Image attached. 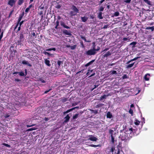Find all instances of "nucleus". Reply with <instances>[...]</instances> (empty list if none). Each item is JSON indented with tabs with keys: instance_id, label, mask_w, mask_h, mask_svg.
<instances>
[{
	"instance_id": "obj_1",
	"label": "nucleus",
	"mask_w": 154,
	"mask_h": 154,
	"mask_svg": "<svg viewBox=\"0 0 154 154\" xmlns=\"http://www.w3.org/2000/svg\"><path fill=\"white\" fill-rule=\"evenodd\" d=\"M96 53V52L95 51L93 48L92 49H90L86 51L84 53V54L87 56H91L92 55H94Z\"/></svg>"
},
{
	"instance_id": "obj_2",
	"label": "nucleus",
	"mask_w": 154,
	"mask_h": 154,
	"mask_svg": "<svg viewBox=\"0 0 154 154\" xmlns=\"http://www.w3.org/2000/svg\"><path fill=\"white\" fill-rule=\"evenodd\" d=\"M121 138V140L125 142L128 139V137L127 134L125 133H122V134L120 135V137Z\"/></svg>"
},
{
	"instance_id": "obj_3",
	"label": "nucleus",
	"mask_w": 154,
	"mask_h": 154,
	"mask_svg": "<svg viewBox=\"0 0 154 154\" xmlns=\"http://www.w3.org/2000/svg\"><path fill=\"white\" fill-rule=\"evenodd\" d=\"M62 32L65 35H67L70 36H71L72 35L71 32L70 31H68L66 29H63L62 30Z\"/></svg>"
},
{
	"instance_id": "obj_4",
	"label": "nucleus",
	"mask_w": 154,
	"mask_h": 154,
	"mask_svg": "<svg viewBox=\"0 0 154 154\" xmlns=\"http://www.w3.org/2000/svg\"><path fill=\"white\" fill-rule=\"evenodd\" d=\"M111 52L109 51H107L106 53L104 54V53L102 54L103 58L105 57L107 58L111 54Z\"/></svg>"
},
{
	"instance_id": "obj_5",
	"label": "nucleus",
	"mask_w": 154,
	"mask_h": 154,
	"mask_svg": "<svg viewBox=\"0 0 154 154\" xmlns=\"http://www.w3.org/2000/svg\"><path fill=\"white\" fill-rule=\"evenodd\" d=\"M16 1L14 0H9L8 2V4L12 7L15 4Z\"/></svg>"
},
{
	"instance_id": "obj_6",
	"label": "nucleus",
	"mask_w": 154,
	"mask_h": 154,
	"mask_svg": "<svg viewBox=\"0 0 154 154\" xmlns=\"http://www.w3.org/2000/svg\"><path fill=\"white\" fill-rule=\"evenodd\" d=\"M89 136L90 137L89 138L88 140L91 141H96L97 140V139L96 137L93 136L92 135H89Z\"/></svg>"
},
{
	"instance_id": "obj_7",
	"label": "nucleus",
	"mask_w": 154,
	"mask_h": 154,
	"mask_svg": "<svg viewBox=\"0 0 154 154\" xmlns=\"http://www.w3.org/2000/svg\"><path fill=\"white\" fill-rule=\"evenodd\" d=\"M71 9L75 12V13H78L79 12V10L74 5H72L71 8Z\"/></svg>"
},
{
	"instance_id": "obj_8",
	"label": "nucleus",
	"mask_w": 154,
	"mask_h": 154,
	"mask_svg": "<svg viewBox=\"0 0 154 154\" xmlns=\"http://www.w3.org/2000/svg\"><path fill=\"white\" fill-rule=\"evenodd\" d=\"M64 120L63 123H66L68 122L70 119V116L68 114H67L66 116L64 118Z\"/></svg>"
},
{
	"instance_id": "obj_9",
	"label": "nucleus",
	"mask_w": 154,
	"mask_h": 154,
	"mask_svg": "<svg viewBox=\"0 0 154 154\" xmlns=\"http://www.w3.org/2000/svg\"><path fill=\"white\" fill-rule=\"evenodd\" d=\"M25 73H26V75H25L24 72H23L22 71L21 72H19V75L20 76H25L27 73V70L26 69H25Z\"/></svg>"
},
{
	"instance_id": "obj_10",
	"label": "nucleus",
	"mask_w": 154,
	"mask_h": 154,
	"mask_svg": "<svg viewBox=\"0 0 154 154\" xmlns=\"http://www.w3.org/2000/svg\"><path fill=\"white\" fill-rule=\"evenodd\" d=\"M60 25L65 28L67 29H70V27L66 25L65 23L63 21L60 22Z\"/></svg>"
},
{
	"instance_id": "obj_11",
	"label": "nucleus",
	"mask_w": 154,
	"mask_h": 154,
	"mask_svg": "<svg viewBox=\"0 0 154 154\" xmlns=\"http://www.w3.org/2000/svg\"><path fill=\"white\" fill-rule=\"evenodd\" d=\"M22 63L23 65H26L29 67H31L32 66V65L31 64L29 63L28 61H26L25 60H23L22 61Z\"/></svg>"
},
{
	"instance_id": "obj_12",
	"label": "nucleus",
	"mask_w": 154,
	"mask_h": 154,
	"mask_svg": "<svg viewBox=\"0 0 154 154\" xmlns=\"http://www.w3.org/2000/svg\"><path fill=\"white\" fill-rule=\"evenodd\" d=\"M109 95H111L109 94L107 95L104 94L103 95L101 96L100 97L99 100H102L103 99H106L107 97Z\"/></svg>"
},
{
	"instance_id": "obj_13",
	"label": "nucleus",
	"mask_w": 154,
	"mask_h": 154,
	"mask_svg": "<svg viewBox=\"0 0 154 154\" xmlns=\"http://www.w3.org/2000/svg\"><path fill=\"white\" fill-rule=\"evenodd\" d=\"M90 110L91 111V112L92 114H94V115L96 114L97 113H98V109H90Z\"/></svg>"
},
{
	"instance_id": "obj_14",
	"label": "nucleus",
	"mask_w": 154,
	"mask_h": 154,
	"mask_svg": "<svg viewBox=\"0 0 154 154\" xmlns=\"http://www.w3.org/2000/svg\"><path fill=\"white\" fill-rule=\"evenodd\" d=\"M45 64L48 66H51L50 61L47 59H45Z\"/></svg>"
},
{
	"instance_id": "obj_15",
	"label": "nucleus",
	"mask_w": 154,
	"mask_h": 154,
	"mask_svg": "<svg viewBox=\"0 0 154 154\" xmlns=\"http://www.w3.org/2000/svg\"><path fill=\"white\" fill-rule=\"evenodd\" d=\"M104 105V104L100 103H98L95 106V108H99Z\"/></svg>"
},
{
	"instance_id": "obj_16",
	"label": "nucleus",
	"mask_w": 154,
	"mask_h": 154,
	"mask_svg": "<svg viewBox=\"0 0 154 154\" xmlns=\"http://www.w3.org/2000/svg\"><path fill=\"white\" fill-rule=\"evenodd\" d=\"M112 117V116L111 112H108L106 114V117L109 119H111Z\"/></svg>"
},
{
	"instance_id": "obj_17",
	"label": "nucleus",
	"mask_w": 154,
	"mask_h": 154,
	"mask_svg": "<svg viewBox=\"0 0 154 154\" xmlns=\"http://www.w3.org/2000/svg\"><path fill=\"white\" fill-rule=\"evenodd\" d=\"M134 62L131 64H127L128 65H126V68L128 69L134 66Z\"/></svg>"
},
{
	"instance_id": "obj_18",
	"label": "nucleus",
	"mask_w": 154,
	"mask_h": 154,
	"mask_svg": "<svg viewBox=\"0 0 154 154\" xmlns=\"http://www.w3.org/2000/svg\"><path fill=\"white\" fill-rule=\"evenodd\" d=\"M102 13L100 12L98 13L97 17L100 19H102L103 18V17L102 16Z\"/></svg>"
},
{
	"instance_id": "obj_19",
	"label": "nucleus",
	"mask_w": 154,
	"mask_h": 154,
	"mask_svg": "<svg viewBox=\"0 0 154 154\" xmlns=\"http://www.w3.org/2000/svg\"><path fill=\"white\" fill-rule=\"evenodd\" d=\"M81 18L82 21L84 22H86L88 19V18L85 16H84V17H82Z\"/></svg>"
},
{
	"instance_id": "obj_20",
	"label": "nucleus",
	"mask_w": 154,
	"mask_h": 154,
	"mask_svg": "<svg viewBox=\"0 0 154 154\" xmlns=\"http://www.w3.org/2000/svg\"><path fill=\"white\" fill-rule=\"evenodd\" d=\"M24 33L23 32H22L20 34V36L19 38V39L21 40H22L23 41L24 39Z\"/></svg>"
},
{
	"instance_id": "obj_21",
	"label": "nucleus",
	"mask_w": 154,
	"mask_h": 154,
	"mask_svg": "<svg viewBox=\"0 0 154 154\" xmlns=\"http://www.w3.org/2000/svg\"><path fill=\"white\" fill-rule=\"evenodd\" d=\"M138 57H135V58H134V59H131V60H129L128 61V62H127L126 63V64H129L130 63L132 62V61L137 60L138 58Z\"/></svg>"
},
{
	"instance_id": "obj_22",
	"label": "nucleus",
	"mask_w": 154,
	"mask_h": 154,
	"mask_svg": "<svg viewBox=\"0 0 154 154\" xmlns=\"http://www.w3.org/2000/svg\"><path fill=\"white\" fill-rule=\"evenodd\" d=\"M143 1L149 5L152 6V4L151 2L149 0H143Z\"/></svg>"
},
{
	"instance_id": "obj_23",
	"label": "nucleus",
	"mask_w": 154,
	"mask_h": 154,
	"mask_svg": "<svg viewBox=\"0 0 154 154\" xmlns=\"http://www.w3.org/2000/svg\"><path fill=\"white\" fill-rule=\"evenodd\" d=\"M78 107H75L72 108L70 109H68V110H67L66 111V112H64V114L67 113L71 111L73 109H75V108H78Z\"/></svg>"
},
{
	"instance_id": "obj_24",
	"label": "nucleus",
	"mask_w": 154,
	"mask_h": 154,
	"mask_svg": "<svg viewBox=\"0 0 154 154\" xmlns=\"http://www.w3.org/2000/svg\"><path fill=\"white\" fill-rule=\"evenodd\" d=\"M148 76L149 77L150 76V74L147 73L144 76V79L146 81H148L149 79V78L147 77Z\"/></svg>"
},
{
	"instance_id": "obj_25",
	"label": "nucleus",
	"mask_w": 154,
	"mask_h": 154,
	"mask_svg": "<svg viewBox=\"0 0 154 154\" xmlns=\"http://www.w3.org/2000/svg\"><path fill=\"white\" fill-rule=\"evenodd\" d=\"M23 125H18V129L20 130H23L24 128V126Z\"/></svg>"
},
{
	"instance_id": "obj_26",
	"label": "nucleus",
	"mask_w": 154,
	"mask_h": 154,
	"mask_svg": "<svg viewBox=\"0 0 154 154\" xmlns=\"http://www.w3.org/2000/svg\"><path fill=\"white\" fill-rule=\"evenodd\" d=\"M69 14L70 16H72L76 15V13H75V12L74 11H71L70 12Z\"/></svg>"
},
{
	"instance_id": "obj_27",
	"label": "nucleus",
	"mask_w": 154,
	"mask_h": 154,
	"mask_svg": "<svg viewBox=\"0 0 154 154\" xmlns=\"http://www.w3.org/2000/svg\"><path fill=\"white\" fill-rule=\"evenodd\" d=\"M56 51V48H49L46 49L45 50V51Z\"/></svg>"
},
{
	"instance_id": "obj_28",
	"label": "nucleus",
	"mask_w": 154,
	"mask_h": 154,
	"mask_svg": "<svg viewBox=\"0 0 154 154\" xmlns=\"http://www.w3.org/2000/svg\"><path fill=\"white\" fill-rule=\"evenodd\" d=\"M43 53L44 54H45V55H48V56L49 57V56H51L52 55V54H50L47 52H46V51H44L43 52Z\"/></svg>"
},
{
	"instance_id": "obj_29",
	"label": "nucleus",
	"mask_w": 154,
	"mask_h": 154,
	"mask_svg": "<svg viewBox=\"0 0 154 154\" xmlns=\"http://www.w3.org/2000/svg\"><path fill=\"white\" fill-rule=\"evenodd\" d=\"M38 80L42 83H45L46 82V81L44 80V78L42 77L39 78Z\"/></svg>"
},
{
	"instance_id": "obj_30",
	"label": "nucleus",
	"mask_w": 154,
	"mask_h": 154,
	"mask_svg": "<svg viewBox=\"0 0 154 154\" xmlns=\"http://www.w3.org/2000/svg\"><path fill=\"white\" fill-rule=\"evenodd\" d=\"M68 100V98H65V97H63L61 98V101L63 102H65Z\"/></svg>"
},
{
	"instance_id": "obj_31",
	"label": "nucleus",
	"mask_w": 154,
	"mask_h": 154,
	"mask_svg": "<svg viewBox=\"0 0 154 154\" xmlns=\"http://www.w3.org/2000/svg\"><path fill=\"white\" fill-rule=\"evenodd\" d=\"M81 38L84 41H85V42H91L90 41H87L86 40V39L83 36H82V35H81Z\"/></svg>"
},
{
	"instance_id": "obj_32",
	"label": "nucleus",
	"mask_w": 154,
	"mask_h": 154,
	"mask_svg": "<svg viewBox=\"0 0 154 154\" xmlns=\"http://www.w3.org/2000/svg\"><path fill=\"white\" fill-rule=\"evenodd\" d=\"M81 38L84 41H85V42H91L90 41H87L86 40V39L83 36H82V35H81Z\"/></svg>"
},
{
	"instance_id": "obj_33",
	"label": "nucleus",
	"mask_w": 154,
	"mask_h": 154,
	"mask_svg": "<svg viewBox=\"0 0 154 154\" xmlns=\"http://www.w3.org/2000/svg\"><path fill=\"white\" fill-rule=\"evenodd\" d=\"M59 21L58 20H57L56 22V26L54 27L55 29H57L58 28V26L59 25Z\"/></svg>"
},
{
	"instance_id": "obj_34",
	"label": "nucleus",
	"mask_w": 154,
	"mask_h": 154,
	"mask_svg": "<svg viewBox=\"0 0 154 154\" xmlns=\"http://www.w3.org/2000/svg\"><path fill=\"white\" fill-rule=\"evenodd\" d=\"M24 0H19L18 2V4L19 5H21L23 2Z\"/></svg>"
},
{
	"instance_id": "obj_35",
	"label": "nucleus",
	"mask_w": 154,
	"mask_h": 154,
	"mask_svg": "<svg viewBox=\"0 0 154 154\" xmlns=\"http://www.w3.org/2000/svg\"><path fill=\"white\" fill-rule=\"evenodd\" d=\"M79 114H75L73 116L72 119L73 120L76 119L78 116Z\"/></svg>"
},
{
	"instance_id": "obj_36",
	"label": "nucleus",
	"mask_w": 154,
	"mask_h": 154,
	"mask_svg": "<svg viewBox=\"0 0 154 154\" xmlns=\"http://www.w3.org/2000/svg\"><path fill=\"white\" fill-rule=\"evenodd\" d=\"M63 63V61L60 60H58L57 61V64L59 66H60Z\"/></svg>"
},
{
	"instance_id": "obj_37",
	"label": "nucleus",
	"mask_w": 154,
	"mask_h": 154,
	"mask_svg": "<svg viewBox=\"0 0 154 154\" xmlns=\"http://www.w3.org/2000/svg\"><path fill=\"white\" fill-rule=\"evenodd\" d=\"M119 13L118 11H116L113 14V16L115 17H117L119 15Z\"/></svg>"
},
{
	"instance_id": "obj_38",
	"label": "nucleus",
	"mask_w": 154,
	"mask_h": 154,
	"mask_svg": "<svg viewBox=\"0 0 154 154\" xmlns=\"http://www.w3.org/2000/svg\"><path fill=\"white\" fill-rule=\"evenodd\" d=\"M146 29H151L152 31H153L154 30V27L153 26L152 27H148L146 28Z\"/></svg>"
},
{
	"instance_id": "obj_39",
	"label": "nucleus",
	"mask_w": 154,
	"mask_h": 154,
	"mask_svg": "<svg viewBox=\"0 0 154 154\" xmlns=\"http://www.w3.org/2000/svg\"><path fill=\"white\" fill-rule=\"evenodd\" d=\"M76 46V45H74L73 46H70V48L71 50H73L75 49Z\"/></svg>"
},
{
	"instance_id": "obj_40",
	"label": "nucleus",
	"mask_w": 154,
	"mask_h": 154,
	"mask_svg": "<svg viewBox=\"0 0 154 154\" xmlns=\"http://www.w3.org/2000/svg\"><path fill=\"white\" fill-rule=\"evenodd\" d=\"M4 34V31L2 30V31L0 35V40H1V39H2V38L3 37V35Z\"/></svg>"
},
{
	"instance_id": "obj_41",
	"label": "nucleus",
	"mask_w": 154,
	"mask_h": 154,
	"mask_svg": "<svg viewBox=\"0 0 154 154\" xmlns=\"http://www.w3.org/2000/svg\"><path fill=\"white\" fill-rule=\"evenodd\" d=\"M130 40V38L129 37L128 38H124L123 39V41L125 42L126 41H129Z\"/></svg>"
},
{
	"instance_id": "obj_42",
	"label": "nucleus",
	"mask_w": 154,
	"mask_h": 154,
	"mask_svg": "<svg viewBox=\"0 0 154 154\" xmlns=\"http://www.w3.org/2000/svg\"><path fill=\"white\" fill-rule=\"evenodd\" d=\"M93 70H88V72H87V75H91V72H92L93 71Z\"/></svg>"
},
{
	"instance_id": "obj_43",
	"label": "nucleus",
	"mask_w": 154,
	"mask_h": 154,
	"mask_svg": "<svg viewBox=\"0 0 154 154\" xmlns=\"http://www.w3.org/2000/svg\"><path fill=\"white\" fill-rule=\"evenodd\" d=\"M55 7L56 8L60 9L61 7V5L59 4H57V5L55 6Z\"/></svg>"
},
{
	"instance_id": "obj_44",
	"label": "nucleus",
	"mask_w": 154,
	"mask_h": 154,
	"mask_svg": "<svg viewBox=\"0 0 154 154\" xmlns=\"http://www.w3.org/2000/svg\"><path fill=\"white\" fill-rule=\"evenodd\" d=\"M10 115L9 113H6V114H5L4 117L5 118H7L10 117Z\"/></svg>"
},
{
	"instance_id": "obj_45",
	"label": "nucleus",
	"mask_w": 154,
	"mask_h": 154,
	"mask_svg": "<svg viewBox=\"0 0 154 154\" xmlns=\"http://www.w3.org/2000/svg\"><path fill=\"white\" fill-rule=\"evenodd\" d=\"M136 43V42H133L130 43V45H133V47H134Z\"/></svg>"
},
{
	"instance_id": "obj_46",
	"label": "nucleus",
	"mask_w": 154,
	"mask_h": 154,
	"mask_svg": "<svg viewBox=\"0 0 154 154\" xmlns=\"http://www.w3.org/2000/svg\"><path fill=\"white\" fill-rule=\"evenodd\" d=\"M14 11V10H12L10 12L9 15V16L8 17V18H10L11 16V15L12 14H13V12Z\"/></svg>"
},
{
	"instance_id": "obj_47",
	"label": "nucleus",
	"mask_w": 154,
	"mask_h": 154,
	"mask_svg": "<svg viewBox=\"0 0 154 154\" xmlns=\"http://www.w3.org/2000/svg\"><path fill=\"white\" fill-rule=\"evenodd\" d=\"M93 48L94 50H95V52H96V51H99L100 49V48L99 47H98L97 49L95 48V46H94Z\"/></svg>"
},
{
	"instance_id": "obj_48",
	"label": "nucleus",
	"mask_w": 154,
	"mask_h": 154,
	"mask_svg": "<svg viewBox=\"0 0 154 154\" xmlns=\"http://www.w3.org/2000/svg\"><path fill=\"white\" fill-rule=\"evenodd\" d=\"M110 72H111V74L112 75L114 74H117L116 71L115 70L111 71Z\"/></svg>"
},
{
	"instance_id": "obj_49",
	"label": "nucleus",
	"mask_w": 154,
	"mask_h": 154,
	"mask_svg": "<svg viewBox=\"0 0 154 154\" xmlns=\"http://www.w3.org/2000/svg\"><path fill=\"white\" fill-rule=\"evenodd\" d=\"M128 77L126 74L124 75L122 77V78L123 79H128Z\"/></svg>"
},
{
	"instance_id": "obj_50",
	"label": "nucleus",
	"mask_w": 154,
	"mask_h": 154,
	"mask_svg": "<svg viewBox=\"0 0 154 154\" xmlns=\"http://www.w3.org/2000/svg\"><path fill=\"white\" fill-rule=\"evenodd\" d=\"M104 7H103L102 6H101L99 8V11H103L104 10Z\"/></svg>"
},
{
	"instance_id": "obj_51",
	"label": "nucleus",
	"mask_w": 154,
	"mask_h": 154,
	"mask_svg": "<svg viewBox=\"0 0 154 154\" xmlns=\"http://www.w3.org/2000/svg\"><path fill=\"white\" fill-rule=\"evenodd\" d=\"M109 133L112 135V136H113V133L114 132V131L112 130H109Z\"/></svg>"
},
{
	"instance_id": "obj_52",
	"label": "nucleus",
	"mask_w": 154,
	"mask_h": 154,
	"mask_svg": "<svg viewBox=\"0 0 154 154\" xmlns=\"http://www.w3.org/2000/svg\"><path fill=\"white\" fill-rule=\"evenodd\" d=\"M23 41L22 40H21L20 39L19 40H18L17 41V43L18 45H20L21 44L22 42H23Z\"/></svg>"
},
{
	"instance_id": "obj_53",
	"label": "nucleus",
	"mask_w": 154,
	"mask_h": 154,
	"mask_svg": "<svg viewBox=\"0 0 154 154\" xmlns=\"http://www.w3.org/2000/svg\"><path fill=\"white\" fill-rule=\"evenodd\" d=\"M111 141L112 142V143H114V138L113 137V136H112V135H111Z\"/></svg>"
},
{
	"instance_id": "obj_54",
	"label": "nucleus",
	"mask_w": 154,
	"mask_h": 154,
	"mask_svg": "<svg viewBox=\"0 0 154 154\" xmlns=\"http://www.w3.org/2000/svg\"><path fill=\"white\" fill-rule=\"evenodd\" d=\"M3 145L4 146H5L6 147H10L11 146L10 145H9L8 144L6 143H3Z\"/></svg>"
},
{
	"instance_id": "obj_55",
	"label": "nucleus",
	"mask_w": 154,
	"mask_h": 154,
	"mask_svg": "<svg viewBox=\"0 0 154 154\" xmlns=\"http://www.w3.org/2000/svg\"><path fill=\"white\" fill-rule=\"evenodd\" d=\"M140 122L138 120H136V121L134 122L135 124L136 125H138L140 124Z\"/></svg>"
},
{
	"instance_id": "obj_56",
	"label": "nucleus",
	"mask_w": 154,
	"mask_h": 154,
	"mask_svg": "<svg viewBox=\"0 0 154 154\" xmlns=\"http://www.w3.org/2000/svg\"><path fill=\"white\" fill-rule=\"evenodd\" d=\"M80 44L81 45V47L82 48H85V46L84 45L83 42L82 41L80 42Z\"/></svg>"
},
{
	"instance_id": "obj_57",
	"label": "nucleus",
	"mask_w": 154,
	"mask_h": 154,
	"mask_svg": "<svg viewBox=\"0 0 154 154\" xmlns=\"http://www.w3.org/2000/svg\"><path fill=\"white\" fill-rule=\"evenodd\" d=\"M90 146L92 147H96L98 146H99V145H96L94 144H92L90 145Z\"/></svg>"
},
{
	"instance_id": "obj_58",
	"label": "nucleus",
	"mask_w": 154,
	"mask_h": 154,
	"mask_svg": "<svg viewBox=\"0 0 154 154\" xmlns=\"http://www.w3.org/2000/svg\"><path fill=\"white\" fill-rule=\"evenodd\" d=\"M129 113L131 114L132 115H133V110L132 109H130L129 110Z\"/></svg>"
},
{
	"instance_id": "obj_59",
	"label": "nucleus",
	"mask_w": 154,
	"mask_h": 154,
	"mask_svg": "<svg viewBox=\"0 0 154 154\" xmlns=\"http://www.w3.org/2000/svg\"><path fill=\"white\" fill-rule=\"evenodd\" d=\"M23 18L22 17H20V16H19V18L18 19V22H17L18 23H19L21 21V19H22V18Z\"/></svg>"
},
{
	"instance_id": "obj_60",
	"label": "nucleus",
	"mask_w": 154,
	"mask_h": 154,
	"mask_svg": "<svg viewBox=\"0 0 154 154\" xmlns=\"http://www.w3.org/2000/svg\"><path fill=\"white\" fill-rule=\"evenodd\" d=\"M26 21V20H22L21 21H20V23H19V26H21L22 24L24 22H25Z\"/></svg>"
},
{
	"instance_id": "obj_61",
	"label": "nucleus",
	"mask_w": 154,
	"mask_h": 154,
	"mask_svg": "<svg viewBox=\"0 0 154 154\" xmlns=\"http://www.w3.org/2000/svg\"><path fill=\"white\" fill-rule=\"evenodd\" d=\"M30 9L29 8H28V7L25 10V12L26 13H27L29 11Z\"/></svg>"
},
{
	"instance_id": "obj_62",
	"label": "nucleus",
	"mask_w": 154,
	"mask_h": 154,
	"mask_svg": "<svg viewBox=\"0 0 154 154\" xmlns=\"http://www.w3.org/2000/svg\"><path fill=\"white\" fill-rule=\"evenodd\" d=\"M24 14V12H23L21 14H20L19 16L23 17Z\"/></svg>"
},
{
	"instance_id": "obj_63",
	"label": "nucleus",
	"mask_w": 154,
	"mask_h": 154,
	"mask_svg": "<svg viewBox=\"0 0 154 154\" xmlns=\"http://www.w3.org/2000/svg\"><path fill=\"white\" fill-rule=\"evenodd\" d=\"M105 0H101L99 3V4L98 5H101V4H102V3L104 2L105 1Z\"/></svg>"
},
{
	"instance_id": "obj_64",
	"label": "nucleus",
	"mask_w": 154,
	"mask_h": 154,
	"mask_svg": "<svg viewBox=\"0 0 154 154\" xmlns=\"http://www.w3.org/2000/svg\"><path fill=\"white\" fill-rule=\"evenodd\" d=\"M34 56H33L32 55H30L29 57H28V58L30 60L32 59V58H34Z\"/></svg>"
}]
</instances>
